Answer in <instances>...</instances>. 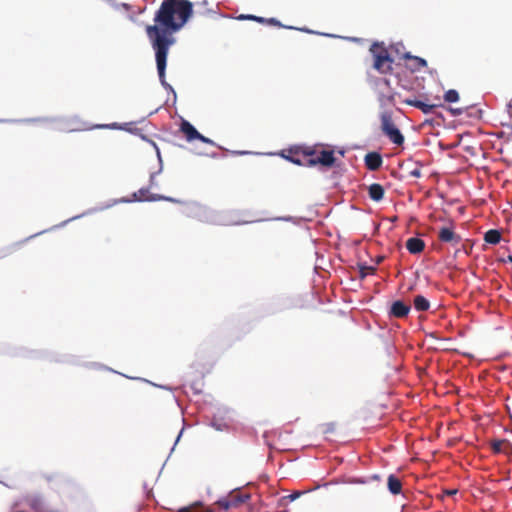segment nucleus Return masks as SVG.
I'll use <instances>...</instances> for the list:
<instances>
[{
  "instance_id": "f257e3e1",
  "label": "nucleus",
  "mask_w": 512,
  "mask_h": 512,
  "mask_svg": "<svg viewBox=\"0 0 512 512\" xmlns=\"http://www.w3.org/2000/svg\"><path fill=\"white\" fill-rule=\"evenodd\" d=\"M193 13L189 0H164L154 16V24L146 26V34L155 52V60L160 82L165 80L167 56L176 42L174 34L182 29Z\"/></svg>"
},
{
  "instance_id": "f03ea898",
  "label": "nucleus",
  "mask_w": 512,
  "mask_h": 512,
  "mask_svg": "<svg viewBox=\"0 0 512 512\" xmlns=\"http://www.w3.org/2000/svg\"><path fill=\"white\" fill-rule=\"evenodd\" d=\"M373 56V68L381 74L392 72L393 59L383 43L375 42L370 47Z\"/></svg>"
},
{
  "instance_id": "7ed1b4c3",
  "label": "nucleus",
  "mask_w": 512,
  "mask_h": 512,
  "mask_svg": "<svg viewBox=\"0 0 512 512\" xmlns=\"http://www.w3.org/2000/svg\"><path fill=\"white\" fill-rule=\"evenodd\" d=\"M303 154L308 156V166L320 164L325 167H332L335 163L333 150H325L315 146L303 150Z\"/></svg>"
},
{
  "instance_id": "20e7f679",
  "label": "nucleus",
  "mask_w": 512,
  "mask_h": 512,
  "mask_svg": "<svg viewBox=\"0 0 512 512\" xmlns=\"http://www.w3.org/2000/svg\"><path fill=\"white\" fill-rule=\"evenodd\" d=\"M438 239L443 243L458 245L461 242V236L455 232V224L449 220L448 224L442 226L438 231Z\"/></svg>"
},
{
  "instance_id": "39448f33",
  "label": "nucleus",
  "mask_w": 512,
  "mask_h": 512,
  "mask_svg": "<svg viewBox=\"0 0 512 512\" xmlns=\"http://www.w3.org/2000/svg\"><path fill=\"white\" fill-rule=\"evenodd\" d=\"M305 146H295L287 151H284L282 156L290 162L297 165H308V156L303 154V150H307Z\"/></svg>"
},
{
  "instance_id": "423d86ee",
  "label": "nucleus",
  "mask_w": 512,
  "mask_h": 512,
  "mask_svg": "<svg viewBox=\"0 0 512 512\" xmlns=\"http://www.w3.org/2000/svg\"><path fill=\"white\" fill-rule=\"evenodd\" d=\"M133 200L134 201H159V200H165L169 202H176L175 199L171 197H165L158 194H151L149 191V188H141L137 192L133 193Z\"/></svg>"
},
{
  "instance_id": "0eeeda50",
  "label": "nucleus",
  "mask_w": 512,
  "mask_h": 512,
  "mask_svg": "<svg viewBox=\"0 0 512 512\" xmlns=\"http://www.w3.org/2000/svg\"><path fill=\"white\" fill-rule=\"evenodd\" d=\"M409 312L410 306L400 300L393 302L390 308V315L395 318H404Z\"/></svg>"
},
{
  "instance_id": "6e6552de",
  "label": "nucleus",
  "mask_w": 512,
  "mask_h": 512,
  "mask_svg": "<svg viewBox=\"0 0 512 512\" xmlns=\"http://www.w3.org/2000/svg\"><path fill=\"white\" fill-rule=\"evenodd\" d=\"M365 165L370 171L378 170L383 163L382 156L377 152H370L365 156Z\"/></svg>"
},
{
  "instance_id": "1a4fd4ad",
  "label": "nucleus",
  "mask_w": 512,
  "mask_h": 512,
  "mask_svg": "<svg viewBox=\"0 0 512 512\" xmlns=\"http://www.w3.org/2000/svg\"><path fill=\"white\" fill-rule=\"evenodd\" d=\"M403 103L420 109L424 114L431 113L436 107L439 106L438 104H428L416 99H404Z\"/></svg>"
},
{
  "instance_id": "9d476101",
  "label": "nucleus",
  "mask_w": 512,
  "mask_h": 512,
  "mask_svg": "<svg viewBox=\"0 0 512 512\" xmlns=\"http://www.w3.org/2000/svg\"><path fill=\"white\" fill-rule=\"evenodd\" d=\"M180 131L185 135L186 140L189 142L194 141L199 137V132L196 128L186 120L182 121Z\"/></svg>"
},
{
  "instance_id": "9b49d317",
  "label": "nucleus",
  "mask_w": 512,
  "mask_h": 512,
  "mask_svg": "<svg viewBox=\"0 0 512 512\" xmlns=\"http://www.w3.org/2000/svg\"><path fill=\"white\" fill-rule=\"evenodd\" d=\"M406 248L411 254H419L425 248V242L417 237H411L406 241Z\"/></svg>"
},
{
  "instance_id": "f8f14e48",
  "label": "nucleus",
  "mask_w": 512,
  "mask_h": 512,
  "mask_svg": "<svg viewBox=\"0 0 512 512\" xmlns=\"http://www.w3.org/2000/svg\"><path fill=\"white\" fill-rule=\"evenodd\" d=\"M404 58L410 61L408 68L413 72L420 71L422 68L427 66V61L421 57L412 56L409 53H406Z\"/></svg>"
},
{
  "instance_id": "ddd939ff",
  "label": "nucleus",
  "mask_w": 512,
  "mask_h": 512,
  "mask_svg": "<svg viewBox=\"0 0 512 512\" xmlns=\"http://www.w3.org/2000/svg\"><path fill=\"white\" fill-rule=\"evenodd\" d=\"M380 120H381V130H382L383 134L392 129L397 128V126L395 125V123L393 121L392 112H390V111H384L383 113H381Z\"/></svg>"
},
{
  "instance_id": "4468645a",
  "label": "nucleus",
  "mask_w": 512,
  "mask_h": 512,
  "mask_svg": "<svg viewBox=\"0 0 512 512\" xmlns=\"http://www.w3.org/2000/svg\"><path fill=\"white\" fill-rule=\"evenodd\" d=\"M384 188L381 184L373 183L368 188L369 197L376 202H379L384 197Z\"/></svg>"
},
{
  "instance_id": "2eb2a0df",
  "label": "nucleus",
  "mask_w": 512,
  "mask_h": 512,
  "mask_svg": "<svg viewBox=\"0 0 512 512\" xmlns=\"http://www.w3.org/2000/svg\"><path fill=\"white\" fill-rule=\"evenodd\" d=\"M232 503L233 508L238 507L242 503L248 501L250 499L249 494H243L238 491H233L227 496Z\"/></svg>"
},
{
  "instance_id": "dca6fc26",
  "label": "nucleus",
  "mask_w": 512,
  "mask_h": 512,
  "mask_svg": "<svg viewBox=\"0 0 512 512\" xmlns=\"http://www.w3.org/2000/svg\"><path fill=\"white\" fill-rule=\"evenodd\" d=\"M387 485L389 491L394 495L399 494L402 490L401 480L393 474L389 475L387 479Z\"/></svg>"
},
{
  "instance_id": "f3484780",
  "label": "nucleus",
  "mask_w": 512,
  "mask_h": 512,
  "mask_svg": "<svg viewBox=\"0 0 512 512\" xmlns=\"http://www.w3.org/2000/svg\"><path fill=\"white\" fill-rule=\"evenodd\" d=\"M490 445L494 453H508L510 450V444L505 439L493 440Z\"/></svg>"
},
{
  "instance_id": "a211bd4d",
  "label": "nucleus",
  "mask_w": 512,
  "mask_h": 512,
  "mask_svg": "<svg viewBox=\"0 0 512 512\" xmlns=\"http://www.w3.org/2000/svg\"><path fill=\"white\" fill-rule=\"evenodd\" d=\"M414 308L417 311L424 312L430 308V302L422 295H416L413 300Z\"/></svg>"
},
{
  "instance_id": "6ab92c4d",
  "label": "nucleus",
  "mask_w": 512,
  "mask_h": 512,
  "mask_svg": "<svg viewBox=\"0 0 512 512\" xmlns=\"http://www.w3.org/2000/svg\"><path fill=\"white\" fill-rule=\"evenodd\" d=\"M384 135L387 136L389 140L396 145L401 146L404 143V136L398 128L392 129L384 133Z\"/></svg>"
},
{
  "instance_id": "aec40b11",
  "label": "nucleus",
  "mask_w": 512,
  "mask_h": 512,
  "mask_svg": "<svg viewBox=\"0 0 512 512\" xmlns=\"http://www.w3.org/2000/svg\"><path fill=\"white\" fill-rule=\"evenodd\" d=\"M485 242L496 245L501 241V233L496 229L488 230L484 235Z\"/></svg>"
},
{
  "instance_id": "412c9836",
  "label": "nucleus",
  "mask_w": 512,
  "mask_h": 512,
  "mask_svg": "<svg viewBox=\"0 0 512 512\" xmlns=\"http://www.w3.org/2000/svg\"><path fill=\"white\" fill-rule=\"evenodd\" d=\"M444 100L448 103L457 102L459 93L455 89H450L444 93Z\"/></svg>"
},
{
  "instance_id": "4be33fe9",
  "label": "nucleus",
  "mask_w": 512,
  "mask_h": 512,
  "mask_svg": "<svg viewBox=\"0 0 512 512\" xmlns=\"http://www.w3.org/2000/svg\"><path fill=\"white\" fill-rule=\"evenodd\" d=\"M256 22L258 23H265V24H269V25H272V26H277V27H283V25L275 18H269V19H266V18H263V17H256Z\"/></svg>"
},
{
  "instance_id": "5701e85b",
  "label": "nucleus",
  "mask_w": 512,
  "mask_h": 512,
  "mask_svg": "<svg viewBox=\"0 0 512 512\" xmlns=\"http://www.w3.org/2000/svg\"><path fill=\"white\" fill-rule=\"evenodd\" d=\"M375 270L376 269L374 267H372V266L360 265L359 266L360 277L364 278L367 275L373 274L375 272Z\"/></svg>"
},
{
  "instance_id": "b1692460",
  "label": "nucleus",
  "mask_w": 512,
  "mask_h": 512,
  "mask_svg": "<svg viewBox=\"0 0 512 512\" xmlns=\"http://www.w3.org/2000/svg\"><path fill=\"white\" fill-rule=\"evenodd\" d=\"M216 504H217L220 508L224 509L225 511H227V510H229V509L233 508L232 503L230 502V500H229V498H228V497H224V498L219 499V500L216 502Z\"/></svg>"
},
{
  "instance_id": "393cba45",
  "label": "nucleus",
  "mask_w": 512,
  "mask_h": 512,
  "mask_svg": "<svg viewBox=\"0 0 512 512\" xmlns=\"http://www.w3.org/2000/svg\"><path fill=\"white\" fill-rule=\"evenodd\" d=\"M17 246H18V244H14L12 246L1 249L0 250V259L11 255L16 250Z\"/></svg>"
},
{
  "instance_id": "a878e982",
  "label": "nucleus",
  "mask_w": 512,
  "mask_h": 512,
  "mask_svg": "<svg viewBox=\"0 0 512 512\" xmlns=\"http://www.w3.org/2000/svg\"><path fill=\"white\" fill-rule=\"evenodd\" d=\"M334 431H335V424L329 423V424L324 425L323 432L325 434L333 433Z\"/></svg>"
},
{
  "instance_id": "bb28decb",
  "label": "nucleus",
  "mask_w": 512,
  "mask_h": 512,
  "mask_svg": "<svg viewBox=\"0 0 512 512\" xmlns=\"http://www.w3.org/2000/svg\"><path fill=\"white\" fill-rule=\"evenodd\" d=\"M256 17L255 15H240L238 17V19L240 20H251V21H256Z\"/></svg>"
},
{
  "instance_id": "cd10ccee",
  "label": "nucleus",
  "mask_w": 512,
  "mask_h": 512,
  "mask_svg": "<svg viewBox=\"0 0 512 512\" xmlns=\"http://www.w3.org/2000/svg\"><path fill=\"white\" fill-rule=\"evenodd\" d=\"M196 140H200L201 142H204V143H209V144H214L213 141L205 136H203L202 134L199 133V137H197Z\"/></svg>"
},
{
  "instance_id": "c85d7f7f",
  "label": "nucleus",
  "mask_w": 512,
  "mask_h": 512,
  "mask_svg": "<svg viewBox=\"0 0 512 512\" xmlns=\"http://www.w3.org/2000/svg\"><path fill=\"white\" fill-rule=\"evenodd\" d=\"M450 111L454 116H459L464 112L462 108H451Z\"/></svg>"
},
{
  "instance_id": "c756f323",
  "label": "nucleus",
  "mask_w": 512,
  "mask_h": 512,
  "mask_svg": "<svg viewBox=\"0 0 512 512\" xmlns=\"http://www.w3.org/2000/svg\"><path fill=\"white\" fill-rule=\"evenodd\" d=\"M410 175L415 177V178H419L421 177V170L420 169H414L410 172Z\"/></svg>"
},
{
  "instance_id": "7c9ffc66",
  "label": "nucleus",
  "mask_w": 512,
  "mask_h": 512,
  "mask_svg": "<svg viewBox=\"0 0 512 512\" xmlns=\"http://www.w3.org/2000/svg\"><path fill=\"white\" fill-rule=\"evenodd\" d=\"M116 128V124H112V125H97L96 128Z\"/></svg>"
},
{
  "instance_id": "2f4dec72",
  "label": "nucleus",
  "mask_w": 512,
  "mask_h": 512,
  "mask_svg": "<svg viewBox=\"0 0 512 512\" xmlns=\"http://www.w3.org/2000/svg\"><path fill=\"white\" fill-rule=\"evenodd\" d=\"M508 112H509L510 116L512 117V99L508 103Z\"/></svg>"
},
{
  "instance_id": "473e14b6",
  "label": "nucleus",
  "mask_w": 512,
  "mask_h": 512,
  "mask_svg": "<svg viewBox=\"0 0 512 512\" xmlns=\"http://www.w3.org/2000/svg\"><path fill=\"white\" fill-rule=\"evenodd\" d=\"M456 492H457L456 490H450V491H447L446 493L448 495H454V494H456Z\"/></svg>"
},
{
  "instance_id": "72a5a7b5",
  "label": "nucleus",
  "mask_w": 512,
  "mask_h": 512,
  "mask_svg": "<svg viewBox=\"0 0 512 512\" xmlns=\"http://www.w3.org/2000/svg\"><path fill=\"white\" fill-rule=\"evenodd\" d=\"M178 512H190L187 508H182Z\"/></svg>"
},
{
  "instance_id": "f704fd0d",
  "label": "nucleus",
  "mask_w": 512,
  "mask_h": 512,
  "mask_svg": "<svg viewBox=\"0 0 512 512\" xmlns=\"http://www.w3.org/2000/svg\"><path fill=\"white\" fill-rule=\"evenodd\" d=\"M153 181H154V174H152L151 177H150L151 185L153 184Z\"/></svg>"
},
{
  "instance_id": "c9c22d12",
  "label": "nucleus",
  "mask_w": 512,
  "mask_h": 512,
  "mask_svg": "<svg viewBox=\"0 0 512 512\" xmlns=\"http://www.w3.org/2000/svg\"><path fill=\"white\" fill-rule=\"evenodd\" d=\"M297 497H298V494H293V495H291V499H292V500L296 499Z\"/></svg>"
},
{
  "instance_id": "e433bc0d",
  "label": "nucleus",
  "mask_w": 512,
  "mask_h": 512,
  "mask_svg": "<svg viewBox=\"0 0 512 512\" xmlns=\"http://www.w3.org/2000/svg\"><path fill=\"white\" fill-rule=\"evenodd\" d=\"M507 260L512 263V255H509Z\"/></svg>"
}]
</instances>
